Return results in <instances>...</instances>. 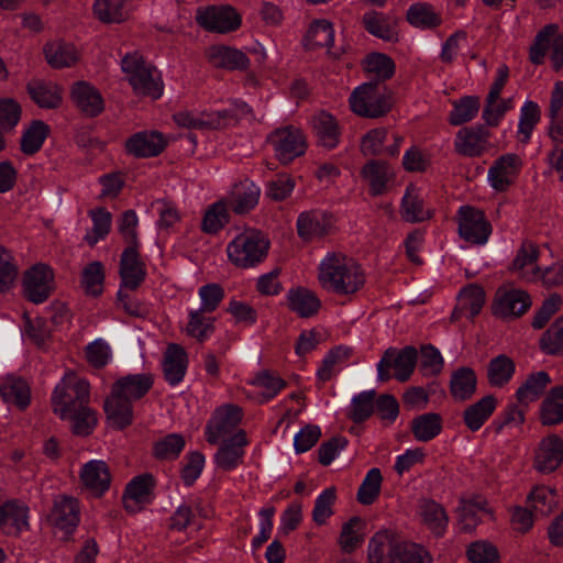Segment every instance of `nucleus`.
I'll return each mask as SVG.
<instances>
[{
	"mask_svg": "<svg viewBox=\"0 0 563 563\" xmlns=\"http://www.w3.org/2000/svg\"><path fill=\"white\" fill-rule=\"evenodd\" d=\"M29 529V508L12 499L0 505V531L5 536L18 537Z\"/></svg>",
	"mask_w": 563,
	"mask_h": 563,
	"instance_id": "21",
	"label": "nucleus"
},
{
	"mask_svg": "<svg viewBox=\"0 0 563 563\" xmlns=\"http://www.w3.org/2000/svg\"><path fill=\"white\" fill-rule=\"evenodd\" d=\"M288 308L300 318H311L318 313L321 308V301L317 295L305 288H291L287 292Z\"/></svg>",
	"mask_w": 563,
	"mask_h": 563,
	"instance_id": "30",
	"label": "nucleus"
},
{
	"mask_svg": "<svg viewBox=\"0 0 563 563\" xmlns=\"http://www.w3.org/2000/svg\"><path fill=\"white\" fill-rule=\"evenodd\" d=\"M153 384L154 378L150 373L129 374L113 383L103 406L107 418L113 428L123 430L132 424V402L143 398Z\"/></svg>",
	"mask_w": 563,
	"mask_h": 563,
	"instance_id": "2",
	"label": "nucleus"
},
{
	"mask_svg": "<svg viewBox=\"0 0 563 563\" xmlns=\"http://www.w3.org/2000/svg\"><path fill=\"white\" fill-rule=\"evenodd\" d=\"M538 257V245L532 241L526 240L521 243V246L517 251L516 257L511 264V268L512 271L520 273L522 278L534 280L540 273V267L536 265L531 272H527L526 267L533 265Z\"/></svg>",
	"mask_w": 563,
	"mask_h": 563,
	"instance_id": "36",
	"label": "nucleus"
},
{
	"mask_svg": "<svg viewBox=\"0 0 563 563\" xmlns=\"http://www.w3.org/2000/svg\"><path fill=\"white\" fill-rule=\"evenodd\" d=\"M295 188V180L287 174H278L267 183L265 195L273 201H284Z\"/></svg>",
	"mask_w": 563,
	"mask_h": 563,
	"instance_id": "63",
	"label": "nucleus"
},
{
	"mask_svg": "<svg viewBox=\"0 0 563 563\" xmlns=\"http://www.w3.org/2000/svg\"><path fill=\"white\" fill-rule=\"evenodd\" d=\"M196 20L205 30L218 33H229L241 25V15L230 5H212L198 10Z\"/></svg>",
	"mask_w": 563,
	"mask_h": 563,
	"instance_id": "12",
	"label": "nucleus"
},
{
	"mask_svg": "<svg viewBox=\"0 0 563 563\" xmlns=\"http://www.w3.org/2000/svg\"><path fill=\"white\" fill-rule=\"evenodd\" d=\"M199 309L190 310L188 313V323L186 325L187 335L199 342H205L214 332V318Z\"/></svg>",
	"mask_w": 563,
	"mask_h": 563,
	"instance_id": "44",
	"label": "nucleus"
},
{
	"mask_svg": "<svg viewBox=\"0 0 563 563\" xmlns=\"http://www.w3.org/2000/svg\"><path fill=\"white\" fill-rule=\"evenodd\" d=\"M354 113L365 118H379L391 109L390 99L380 91L376 81H368L357 87L350 97Z\"/></svg>",
	"mask_w": 563,
	"mask_h": 563,
	"instance_id": "8",
	"label": "nucleus"
},
{
	"mask_svg": "<svg viewBox=\"0 0 563 563\" xmlns=\"http://www.w3.org/2000/svg\"><path fill=\"white\" fill-rule=\"evenodd\" d=\"M477 377L473 368L464 366L454 371L450 379V393L454 400L465 401L476 391Z\"/></svg>",
	"mask_w": 563,
	"mask_h": 563,
	"instance_id": "35",
	"label": "nucleus"
},
{
	"mask_svg": "<svg viewBox=\"0 0 563 563\" xmlns=\"http://www.w3.org/2000/svg\"><path fill=\"white\" fill-rule=\"evenodd\" d=\"M187 363L186 351L178 344H169L163 363L166 382L172 386L179 384L186 374Z\"/></svg>",
	"mask_w": 563,
	"mask_h": 563,
	"instance_id": "31",
	"label": "nucleus"
},
{
	"mask_svg": "<svg viewBox=\"0 0 563 563\" xmlns=\"http://www.w3.org/2000/svg\"><path fill=\"white\" fill-rule=\"evenodd\" d=\"M269 250V241L256 230L236 235L227 246L230 262L240 268L255 267L262 263Z\"/></svg>",
	"mask_w": 563,
	"mask_h": 563,
	"instance_id": "6",
	"label": "nucleus"
},
{
	"mask_svg": "<svg viewBox=\"0 0 563 563\" xmlns=\"http://www.w3.org/2000/svg\"><path fill=\"white\" fill-rule=\"evenodd\" d=\"M540 120V110L536 102L527 101L520 111V120L518 125V134L520 141L527 143L531 136L534 125Z\"/></svg>",
	"mask_w": 563,
	"mask_h": 563,
	"instance_id": "59",
	"label": "nucleus"
},
{
	"mask_svg": "<svg viewBox=\"0 0 563 563\" xmlns=\"http://www.w3.org/2000/svg\"><path fill=\"white\" fill-rule=\"evenodd\" d=\"M541 420L547 426L563 421V386L552 388L549 396L543 400Z\"/></svg>",
	"mask_w": 563,
	"mask_h": 563,
	"instance_id": "47",
	"label": "nucleus"
},
{
	"mask_svg": "<svg viewBox=\"0 0 563 563\" xmlns=\"http://www.w3.org/2000/svg\"><path fill=\"white\" fill-rule=\"evenodd\" d=\"M312 126L321 146L332 150L339 144L341 132L338 121L332 114L321 112L314 115Z\"/></svg>",
	"mask_w": 563,
	"mask_h": 563,
	"instance_id": "34",
	"label": "nucleus"
},
{
	"mask_svg": "<svg viewBox=\"0 0 563 563\" xmlns=\"http://www.w3.org/2000/svg\"><path fill=\"white\" fill-rule=\"evenodd\" d=\"M219 450L214 457H242L249 446L247 434L239 429L232 435L224 437L219 441Z\"/></svg>",
	"mask_w": 563,
	"mask_h": 563,
	"instance_id": "54",
	"label": "nucleus"
},
{
	"mask_svg": "<svg viewBox=\"0 0 563 563\" xmlns=\"http://www.w3.org/2000/svg\"><path fill=\"white\" fill-rule=\"evenodd\" d=\"M165 141L157 132H137L125 142V151L134 157H153L165 148Z\"/></svg>",
	"mask_w": 563,
	"mask_h": 563,
	"instance_id": "25",
	"label": "nucleus"
},
{
	"mask_svg": "<svg viewBox=\"0 0 563 563\" xmlns=\"http://www.w3.org/2000/svg\"><path fill=\"white\" fill-rule=\"evenodd\" d=\"M208 60L217 68L244 70L250 65L246 54L227 45H212L207 51Z\"/></svg>",
	"mask_w": 563,
	"mask_h": 563,
	"instance_id": "26",
	"label": "nucleus"
},
{
	"mask_svg": "<svg viewBox=\"0 0 563 563\" xmlns=\"http://www.w3.org/2000/svg\"><path fill=\"white\" fill-rule=\"evenodd\" d=\"M93 14L104 24H120L130 18V0H95Z\"/></svg>",
	"mask_w": 563,
	"mask_h": 563,
	"instance_id": "29",
	"label": "nucleus"
},
{
	"mask_svg": "<svg viewBox=\"0 0 563 563\" xmlns=\"http://www.w3.org/2000/svg\"><path fill=\"white\" fill-rule=\"evenodd\" d=\"M528 504L532 508L536 516H549L556 504L553 490L542 486L536 487L527 498Z\"/></svg>",
	"mask_w": 563,
	"mask_h": 563,
	"instance_id": "57",
	"label": "nucleus"
},
{
	"mask_svg": "<svg viewBox=\"0 0 563 563\" xmlns=\"http://www.w3.org/2000/svg\"><path fill=\"white\" fill-rule=\"evenodd\" d=\"M121 69L136 96L150 97L153 100L162 97L164 82L161 74L140 52L125 54L121 59Z\"/></svg>",
	"mask_w": 563,
	"mask_h": 563,
	"instance_id": "5",
	"label": "nucleus"
},
{
	"mask_svg": "<svg viewBox=\"0 0 563 563\" xmlns=\"http://www.w3.org/2000/svg\"><path fill=\"white\" fill-rule=\"evenodd\" d=\"M274 145L277 158L283 164L292 162L306 151V142L302 132L294 126L277 129L269 136Z\"/></svg>",
	"mask_w": 563,
	"mask_h": 563,
	"instance_id": "13",
	"label": "nucleus"
},
{
	"mask_svg": "<svg viewBox=\"0 0 563 563\" xmlns=\"http://www.w3.org/2000/svg\"><path fill=\"white\" fill-rule=\"evenodd\" d=\"M419 514L423 523L435 537H443L449 523V517L442 505L433 499L419 501Z\"/></svg>",
	"mask_w": 563,
	"mask_h": 563,
	"instance_id": "33",
	"label": "nucleus"
},
{
	"mask_svg": "<svg viewBox=\"0 0 563 563\" xmlns=\"http://www.w3.org/2000/svg\"><path fill=\"white\" fill-rule=\"evenodd\" d=\"M497 405V399L493 395H487L471 405L464 410L463 418L467 428L477 431L485 421L493 415Z\"/></svg>",
	"mask_w": 563,
	"mask_h": 563,
	"instance_id": "37",
	"label": "nucleus"
},
{
	"mask_svg": "<svg viewBox=\"0 0 563 563\" xmlns=\"http://www.w3.org/2000/svg\"><path fill=\"white\" fill-rule=\"evenodd\" d=\"M32 101L42 109H57L63 102L62 89L52 81L32 79L26 85Z\"/></svg>",
	"mask_w": 563,
	"mask_h": 563,
	"instance_id": "27",
	"label": "nucleus"
},
{
	"mask_svg": "<svg viewBox=\"0 0 563 563\" xmlns=\"http://www.w3.org/2000/svg\"><path fill=\"white\" fill-rule=\"evenodd\" d=\"M318 280L323 289L336 295H352L365 284L362 267L340 252L325 255L319 265Z\"/></svg>",
	"mask_w": 563,
	"mask_h": 563,
	"instance_id": "3",
	"label": "nucleus"
},
{
	"mask_svg": "<svg viewBox=\"0 0 563 563\" xmlns=\"http://www.w3.org/2000/svg\"><path fill=\"white\" fill-rule=\"evenodd\" d=\"M531 305V297L526 290L500 287L495 294L493 313L501 319H517L523 316Z\"/></svg>",
	"mask_w": 563,
	"mask_h": 563,
	"instance_id": "10",
	"label": "nucleus"
},
{
	"mask_svg": "<svg viewBox=\"0 0 563 563\" xmlns=\"http://www.w3.org/2000/svg\"><path fill=\"white\" fill-rule=\"evenodd\" d=\"M334 40L332 24L327 20L314 21L305 37L306 46L310 49L318 47H331Z\"/></svg>",
	"mask_w": 563,
	"mask_h": 563,
	"instance_id": "49",
	"label": "nucleus"
},
{
	"mask_svg": "<svg viewBox=\"0 0 563 563\" xmlns=\"http://www.w3.org/2000/svg\"><path fill=\"white\" fill-rule=\"evenodd\" d=\"M155 486L152 474L145 473L135 476L125 487L122 501L129 514L141 511L144 506L151 503V495Z\"/></svg>",
	"mask_w": 563,
	"mask_h": 563,
	"instance_id": "18",
	"label": "nucleus"
},
{
	"mask_svg": "<svg viewBox=\"0 0 563 563\" xmlns=\"http://www.w3.org/2000/svg\"><path fill=\"white\" fill-rule=\"evenodd\" d=\"M479 106V98L476 96H465L454 101L449 118L450 123L456 126L470 122L477 115Z\"/></svg>",
	"mask_w": 563,
	"mask_h": 563,
	"instance_id": "50",
	"label": "nucleus"
},
{
	"mask_svg": "<svg viewBox=\"0 0 563 563\" xmlns=\"http://www.w3.org/2000/svg\"><path fill=\"white\" fill-rule=\"evenodd\" d=\"M485 302V291L481 286L470 285L463 288L459 295L461 310H465L468 318L478 314Z\"/></svg>",
	"mask_w": 563,
	"mask_h": 563,
	"instance_id": "55",
	"label": "nucleus"
},
{
	"mask_svg": "<svg viewBox=\"0 0 563 563\" xmlns=\"http://www.w3.org/2000/svg\"><path fill=\"white\" fill-rule=\"evenodd\" d=\"M363 23L367 32L387 42H397L396 21L383 13L371 12L363 16Z\"/></svg>",
	"mask_w": 563,
	"mask_h": 563,
	"instance_id": "41",
	"label": "nucleus"
},
{
	"mask_svg": "<svg viewBox=\"0 0 563 563\" xmlns=\"http://www.w3.org/2000/svg\"><path fill=\"white\" fill-rule=\"evenodd\" d=\"M54 275L45 264H35L24 274L23 287L25 297L34 302L42 303L51 296Z\"/></svg>",
	"mask_w": 563,
	"mask_h": 563,
	"instance_id": "14",
	"label": "nucleus"
},
{
	"mask_svg": "<svg viewBox=\"0 0 563 563\" xmlns=\"http://www.w3.org/2000/svg\"><path fill=\"white\" fill-rule=\"evenodd\" d=\"M382 482L379 468H371L358 487L356 500L364 506L374 504L380 494Z\"/></svg>",
	"mask_w": 563,
	"mask_h": 563,
	"instance_id": "51",
	"label": "nucleus"
},
{
	"mask_svg": "<svg viewBox=\"0 0 563 563\" xmlns=\"http://www.w3.org/2000/svg\"><path fill=\"white\" fill-rule=\"evenodd\" d=\"M103 266L100 262L88 264L82 271L81 286L86 294L97 297L101 295L103 288Z\"/></svg>",
	"mask_w": 563,
	"mask_h": 563,
	"instance_id": "58",
	"label": "nucleus"
},
{
	"mask_svg": "<svg viewBox=\"0 0 563 563\" xmlns=\"http://www.w3.org/2000/svg\"><path fill=\"white\" fill-rule=\"evenodd\" d=\"M49 134V126L42 120H34L23 132L21 151L26 155L37 153Z\"/></svg>",
	"mask_w": 563,
	"mask_h": 563,
	"instance_id": "46",
	"label": "nucleus"
},
{
	"mask_svg": "<svg viewBox=\"0 0 563 563\" xmlns=\"http://www.w3.org/2000/svg\"><path fill=\"white\" fill-rule=\"evenodd\" d=\"M90 386L86 379L67 375L57 385L52 395L54 413L62 419L71 421L73 432L77 435H88L97 426V415L88 404Z\"/></svg>",
	"mask_w": 563,
	"mask_h": 563,
	"instance_id": "1",
	"label": "nucleus"
},
{
	"mask_svg": "<svg viewBox=\"0 0 563 563\" xmlns=\"http://www.w3.org/2000/svg\"><path fill=\"white\" fill-rule=\"evenodd\" d=\"M363 526L364 521L360 517H352L342 526L339 544L343 552L352 553L362 544L361 530Z\"/></svg>",
	"mask_w": 563,
	"mask_h": 563,
	"instance_id": "53",
	"label": "nucleus"
},
{
	"mask_svg": "<svg viewBox=\"0 0 563 563\" xmlns=\"http://www.w3.org/2000/svg\"><path fill=\"white\" fill-rule=\"evenodd\" d=\"M333 224V217L330 213L320 210L306 211L298 216L297 232L301 239L309 241L330 234Z\"/></svg>",
	"mask_w": 563,
	"mask_h": 563,
	"instance_id": "22",
	"label": "nucleus"
},
{
	"mask_svg": "<svg viewBox=\"0 0 563 563\" xmlns=\"http://www.w3.org/2000/svg\"><path fill=\"white\" fill-rule=\"evenodd\" d=\"M417 360L418 352L413 346L408 345L400 350L388 347L377 364L378 380H389L394 371V377L398 382H407L415 371Z\"/></svg>",
	"mask_w": 563,
	"mask_h": 563,
	"instance_id": "7",
	"label": "nucleus"
},
{
	"mask_svg": "<svg viewBox=\"0 0 563 563\" xmlns=\"http://www.w3.org/2000/svg\"><path fill=\"white\" fill-rule=\"evenodd\" d=\"M44 55L47 63L54 68L70 67L78 59L75 46L62 41L47 43L44 46Z\"/></svg>",
	"mask_w": 563,
	"mask_h": 563,
	"instance_id": "38",
	"label": "nucleus"
},
{
	"mask_svg": "<svg viewBox=\"0 0 563 563\" xmlns=\"http://www.w3.org/2000/svg\"><path fill=\"white\" fill-rule=\"evenodd\" d=\"M261 189L251 179L245 178L233 185L225 197L224 203L236 214L253 210L260 199Z\"/></svg>",
	"mask_w": 563,
	"mask_h": 563,
	"instance_id": "20",
	"label": "nucleus"
},
{
	"mask_svg": "<svg viewBox=\"0 0 563 563\" xmlns=\"http://www.w3.org/2000/svg\"><path fill=\"white\" fill-rule=\"evenodd\" d=\"M550 383V376L544 371L530 374L526 382L517 389V400L521 405H529L543 394Z\"/></svg>",
	"mask_w": 563,
	"mask_h": 563,
	"instance_id": "43",
	"label": "nucleus"
},
{
	"mask_svg": "<svg viewBox=\"0 0 563 563\" xmlns=\"http://www.w3.org/2000/svg\"><path fill=\"white\" fill-rule=\"evenodd\" d=\"M442 429V418L439 413L428 412L416 417L411 421V431L419 441H430Z\"/></svg>",
	"mask_w": 563,
	"mask_h": 563,
	"instance_id": "45",
	"label": "nucleus"
},
{
	"mask_svg": "<svg viewBox=\"0 0 563 563\" xmlns=\"http://www.w3.org/2000/svg\"><path fill=\"white\" fill-rule=\"evenodd\" d=\"M401 217L410 223L422 222L432 217V211L424 208L423 199L409 186L401 200Z\"/></svg>",
	"mask_w": 563,
	"mask_h": 563,
	"instance_id": "40",
	"label": "nucleus"
},
{
	"mask_svg": "<svg viewBox=\"0 0 563 563\" xmlns=\"http://www.w3.org/2000/svg\"><path fill=\"white\" fill-rule=\"evenodd\" d=\"M514 361L505 354L492 358L487 365V379L492 387L506 386L515 374Z\"/></svg>",
	"mask_w": 563,
	"mask_h": 563,
	"instance_id": "42",
	"label": "nucleus"
},
{
	"mask_svg": "<svg viewBox=\"0 0 563 563\" xmlns=\"http://www.w3.org/2000/svg\"><path fill=\"white\" fill-rule=\"evenodd\" d=\"M90 217L93 222L92 233H88L85 241L92 246L108 235L111 228V213L103 208H99L90 211Z\"/></svg>",
	"mask_w": 563,
	"mask_h": 563,
	"instance_id": "60",
	"label": "nucleus"
},
{
	"mask_svg": "<svg viewBox=\"0 0 563 563\" xmlns=\"http://www.w3.org/2000/svg\"><path fill=\"white\" fill-rule=\"evenodd\" d=\"M71 99L78 110L89 118L99 115L103 109V98L99 90L86 81L73 85Z\"/></svg>",
	"mask_w": 563,
	"mask_h": 563,
	"instance_id": "24",
	"label": "nucleus"
},
{
	"mask_svg": "<svg viewBox=\"0 0 563 563\" xmlns=\"http://www.w3.org/2000/svg\"><path fill=\"white\" fill-rule=\"evenodd\" d=\"M490 132L484 125L463 128L457 131L454 141L455 151L466 157H478L489 146Z\"/></svg>",
	"mask_w": 563,
	"mask_h": 563,
	"instance_id": "16",
	"label": "nucleus"
},
{
	"mask_svg": "<svg viewBox=\"0 0 563 563\" xmlns=\"http://www.w3.org/2000/svg\"><path fill=\"white\" fill-rule=\"evenodd\" d=\"M556 31L558 26L555 24H548L537 33L529 51V59L532 64L540 65L543 63L544 56L552 46Z\"/></svg>",
	"mask_w": 563,
	"mask_h": 563,
	"instance_id": "52",
	"label": "nucleus"
},
{
	"mask_svg": "<svg viewBox=\"0 0 563 563\" xmlns=\"http://www.w3.org/2000/svg\"><path fill=\"white\" fill-rule=\"evenodd\" d=\"M459 233L466 242L483 245L492 233V225L483 211L462 206L459 210Z\"/></svg>",
	"mask_w": 563,
	"mask_h": 563,
	"instance_id": "11",
	"label": "nucleus"
},
{
	"mask_svg": "<svg viewBox=\"0 0 563 563\" xmlns=\"http://www.w3.org/2000/svg\"><path fill=\"white\" fill-rule=\"evenodd\" d=\"M522 167L519 155L508 153L499 156L488 169V181L497 191H506L511 186Z\"/></svg>",
	"mask_w": 563,
	"mask_h": 563,
	"instance_id": "15",
	"label": "nucleus"
},
{
	"mask_svg": "<svg viewBox=\"0 0 563 563\" xmlns=\"http://www.w3.org/2000/svg\"><path fill=\"white\" fill-rule=\"evenodd\" d=\"M137 224L139 219L134 210L130 209L121 214L118 221V230L123 241L126 243V246H140Z\"/></svg>",
	"mask_w": 563,
	"mask_h": 563,
	"instance_id": "64",
	"label": "nucleus"
},
{
	"mask_svg": "<svg viewBox=\"0 0 563 563\" xmlns=\"http://www.w3.org/2000/svg\"><path fill=\"white\" fill-rule=\"evenodd\" d=\"M369 186L372 196H379L387 190L388 183L393 179V170L389 165L383 161H369L361 172Z\"/></svg>",
	"mask_w": 563,
	"mask_h": 563,
	"instance_id": "32",
	"label": "nucleus"
},
{
	"mask_svg": "<svg viewBox=\"0 0 563 563\" xmlns=\"http://www.w3.org/2000/svg\"><path fill=\"white\" fill-rule=\"evenodd\" d=\"M406 19L415 27L432 30L441 25L442 18L434 8L426 2H417L407 10Z\"/></svg>",
	"mask_w": 563,
	"mask_h": 563,
	"instance_id": "39",
	"label": "nucleus"
},
{
	"mask_svg": "<svg viewBox=\"0 0 563 563\" xmlns=\"http://www.w3.org/2000/svg\"><path fill=\"white\" fill-rule=\"evenodd\" d=\"M351 350L349 347L336 346L329 351L324 356L320 368L317 372L318 378L322 382L330 380L334 375V367L350 357Z\"/></svg>",
	"mask_w": 563,
	"mask_h": 563,
	"instance_id": "62",
	"label": "nucleus"
},
{
	"mask_svg": "<svg viewBox=\"0 0 563 563\" xmlns=\"http://www.w3.org/2000/svg\"><path fill=\"white\" fill-rule=\"evenodd\" d=\"M0 396L4 402L24 410L31 401V388L26 380L11 375L0 382Z\"/></svg>",
	"mask_w": 563,
	"mask_h": 563,
	"instance_id": "28",
	"label": "nucleus"
},
{
	"mask_svg": "<svg viewBox=\"0 0 563 563\" xmlns=\"http://www.w3.org/2000/svg\"><path fill=\"white\" fill-rule=\"evenodd\" d=\"M48 521L54 527L63 530L66 536L71 534L79 523L77 499L65 495L56 497L48 515Z\"/></svg>",
	"mask_w": 563,
	"mask_h": 563,
	"instance_id": "19",
	"label": "nucleus"
},
{
	"mask_svg": "<svg viewBox=\"0 0 563 563\" xmlns=\"http://www.w3.org/2000/svg\"><path fill=\"white\" fill-rule=\"evenodd\" d=\"M364 69L375 77V81L379 85L390 79L395 74L394 60L383 53H372L364 60Z\"/></svg>",
	"mask_w": 563,
	"mask_h": 563,
	"instance_id": "48",
	"label": "nucleus"
},
{
	"mask_svg": "<svg viewBox=\"0 0 563 563\" xmlns=\"http://www.w3.org/2000/svg\"><path fill=\"white\" fill-rule=\"evenodd\" d=\"M375 391H363L355 396L352 400L350 409V418L354 422L366 420L375 409Z\"/></svg>",
	"mask_w": 563,
	"mask_h": 563,
	"instance_id": "61",
	"label": "nucleus"
},
{
	"mask_svg": "<svg viewBox=\"0 0 563 563\" xmlns=\"http://www.w3.org/2000/svg\"><path fill=\"white\" fill-rule=\"evenodd\" d=\"M139 249L140 246H126L120 258L121 287L130 290L137 289L146 277V266L141 258Z\"/></svg>",
	"mask_w": 563,
	"mask_h": 563,
	"instance_id": "17",
	"label": "nucleus"
},
{
	"mask_svg": "<svg viewBox=\"0 0 563 563\" xmlns=\"http://www.w3.org/2000/svg\"><path fill=\"white\" fill-rule=\"evenodd\" d=\"M368 563H429L421 547L399 540L388 530L376 532L368 541Z\"/></svg>",
	"mask_w": 563,
	"mask_h": 563,
	"instance_id": "4",
	"label": "nucleus"
},
{
	"mask_svg": "<svg viewBox=\"0 0 563 563\" xmlns=\"http://www.w3.org/2000/svg\"><path fill=\"white\" fill-rule=\"evenodd\" d=\"M80 481L95 497H101L111 483L108 465L101 460H90L81 468Z\"/></svg>",
	"mask_w": 563,
	"mask_h": 563,
	"instance_id": "23",
	"label": "nucleus"
},
{
	"mask_svg": "<svg viewBox=\"0 0 563 563\" xmlns=\"http://www.w3.org/2000/svg\"><path fill=\"white\" fill-rule=\"evenodd\" d=\"M242 410L239 406L228 404L217 408L206 424V439L210 444H218L224 437L232 435L239 429Z\"/></svg>",
	"mask_w": 563,
	"mask_h": 563,
	"instance_id": "9",
	"label": "nucleus"
},
{
	"mask_svg": "<svg viewBox=\"0 0 563 563\" xmlns=\"http://www.w3.org/2000/svg\"><path fill=\"white\" fill-rule=\"evenodd\" d=\"M540 347L550 355L563 354V317L558 318L542 334Z\"/></svg>",
	"mask_w": 563,
	"mask_h": 563,
	"instance_id": "56",
	"label": "nucleus"
}]
</instances>
